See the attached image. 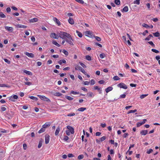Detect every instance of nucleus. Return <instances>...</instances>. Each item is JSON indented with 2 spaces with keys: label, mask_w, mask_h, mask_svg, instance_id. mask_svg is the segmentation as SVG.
<instances>
[{
  "label": "nucleus",
  "mask_w": 160,
  "mask_h": 160,
  "mask_svg": "<svg viewBox=\"0 0 160 160\" xmlns=\"http://www.w3.org/2000/svg\"><path fill=\"white\" fill-rule=\"evenodd\" d=\"M38 96L42 100H44L45 101H47L48 102H51L50 100L48 98L45 97L44 96H42L41 95H38Z\"/></svg>",
  "instance_id": "1"
},
{
  "label": "nucleus",
  "mask_w": 160,
  "mask_h": 160,
  "mask_svg": "<svg viewBox=\"0 0 160 160\" xmlns=\"http://www.w3.org/2000/svg\"><path fill=\"white\" fill-rule=\"evenodd\" d=\"M13 115V113L12 111H8L7 112L6 114V116L9 119L11 118Z\"/></svg>",
  "instance_id": "2"
},
{
  "label": "nucleus",
  "mask_w": 160,
  "mask_h": 160,
  "mask_svg": "<svg viewBox=\"0 0 160 160\" xmlns=\"http://www.w3.org/2000/svg\"><path fill=\"white\" fill-rule=\"evenodd\" d=\"M85 34L86 36L90 38H93L94 37L92 32L90 31H86L85 32Z\"/></svg>",
  "instance_id": "3"
},
{
  "label": "nucleus",
  "mask_w": 160,
  "mask_h": 160,
  "mask_svg": "<svg viewBox=\"0 0 160 160\" xmlns=\"http://www.w3.org/2000/svg\"><path fill=\"white\" fill-rule=\"evenodd\" d=\"M118 86L121 88L127 89L128 88L127 85L123 83H121L118 85Z\"/></svg>",
  "instance_id": "4"
},
{
  "label": "nucleus",
  "mask_w": 160,
  "mask_h": 160,
  "mask_svg": "<svg viewBox=\"0 0 160 160\" xmlns=\"http://www.w3.org/2000/svg\"><path fill=\"white\" fill-rule=\"evenodd\" d=\"M67 129H68L71 134H73L74 133V128L70 126H68L67 127Z\"/></svg>",
  "instance_id": "5"
},
{
  "label": "nucleus",
  "mask_w": 160,
  "mask_h": 160,
  "mask_svg": "<svg viewBox=\"0 0 160 160\" xmlns=\"http://www.w3.org/2000/svg\"><path fill=\"white\" fill-rule=\"evenodd\" d=\"M50 136L48 134H46L45 136V143L46 144H48L49 141Z\"/></svg>",
  "instance_id": "6"
},
{
  "label": "nucleus",
  "mask_w": 160,
  "mask_h": 160,
  "mask_svg": "<svg viewBox=\"0 0 160 160\" xmlns=\"http://www.w3.org/2000/svg\"><path fill=\"white\" fill-rule=\"evenodd\" d=\"M147 121L146 119H144L141 122H138L137 124V127H139L141 126L144 124Z\"/></svg>",
  "instance_id": "7"
},
{
  "label": "nucleus",
  "mask_w": 160,
  "mask_h": 160,
  "mask_svg": "<svg viewBox=\"0 0 160 160\" xmlns=\"http://www.w3.org/2000/svg\"><path fill=\"white\" fill-rule=\"evenodd\" d=\"M77 67L78 68V70L82 72L84 74H86V72H85V70L83 68H82L81 67L77 65Z\"/></svg>",
  "instance_id": "8"
},
{
  "label": "nucleus",
  "mask_w": 160,
  "mask_h": 160,
  "mask_svg": "<svg viewBox=\"0 0 160 160\" xmlns=\"http://www.w3.org/2000/svg\"><path fill=\"white\" fill-rule=\"evenodd\" d=\"M62 32H60L59 33H58L59 36L62 39L66 40V38L65 37V36L64 35V34Z\"/></svg>",
  "instance_id": "9"
},
{
  "label": "nucleus",
  "mask_w": 160,
  "mask_h": 160,
  "mask_svg": "<svg viewBox=\"0 0 160 160\" xmlns=\"http://www.w3.org/2000/svg\"><path fill=\"white\" fill-rule=\"evenodd\" d=\"M51 37L56 39H58L59 38L58 35L54 33H51Z\"/></svg>",
  "instance_id": "10"
},
{
  "label": "nucleus",
  "mask_w": 160,
  "mask_h": 160,
  "mask_svg": "<svg viewBox=\"0 0 160 160\" xmlns=\"http://www.w3.org/2000/svg\"><path fill=\"white\" fill-rule=\"evenodd\" d=\"M25 54L29 57L32 58L34 57V55L32 53H29L28 52H26L25 53Z\"/></svg>",
  "instance_id": "11"
},
{
  "label": "nucleus",
  "mask_w": 160,
  "mask_h": 160,
  "mask_svg": "<svg viewBox=\"0 0 160 160\" xmlns=\"http://www.w3.org/2000/svg\"><path fill=\"white\" fill-rule=\"evenodd\" d=\"M53 21L57 23L58 26L61 25V23L60 21L58 19L56 18H53Z\"/></svg>",
  "instance_id": "12"
},
{
  "label": "nucleus",
  "mask_w": 160,
  "mask_h": 160,
  "mask_svg": "<svg viewBox=\"0 0 160 160\" xmlns=\"http://www.w3.org/2000/svg\"><path fill=\"white\" fill-rule=\"evenodd\" d=\"M68 22L71 25H73L74 23V20L72 18H70L68 20Z\"/></svg>",
  "instance_id": "13"
},
{
  "label": "nucleus",
  "mask_w": 160,
  "mask_h": 160,
  "mask_svg": "<svg viewBox=\"0 0 160 160\" xmlns=\"http://www.w3.org/2000/svg\"><path fill=\"white\" fill-rule=\"evenodd\" d=\"M5 29L7 30L8 31L12 32L13 30V28L12 27L5 26Z\"/></svg>",
  "instance_id": "14"
},
{
  "label": "nucleus",
  "mask_w": 160,
  "mask_h": 160,
  "mask_svg": "<svg viewBox=\"0 0 160 160\" xmlns=\"http://www.w3.org/2000/svg\"><path fill=\"white\" fill-rule=\"evenodd\" d=\"M148 131L147 130H142L140 132V134L142 135H145L148 133Z\"/></svg>",
  "instance_id": "15"
},
{
  "label": "nucleus",
  "mask_w": 160,
  "mask_h": 160,
  "mask_svg": "<svg viewBox=\"0 0 160 160\" xmlns=\"http://www.w3.org/2000/svg\"><path fill=\"white\" fill-rule=\"evenodd\" d=\"M66 41L70 45H73V43L72 41V39H69L67 38L66 39Z\"/></svg>",
  "instance_id": "16"
},
{
  "label": "nucleus",
  "mask_w": 160,
  "mask_h": 160,
  "mask_svg": "<svg viewBox=\"0 0 160 160\" xmlns=\"http://www.w3.org/2000/svg\"><path fill=\"white\" fill-rule=\"evenodd\" d=\"M16 27L18 28H27L26 26L21 24H17L16 25Z\"/></svg>",
  "instance_id": "17"
},
{
  "label": "nucleus",
  "mask_w": 160,
  "mask_h": 160,
  "mask_svg": "<svg viewBox=\"0 0 160 160\" xmlns=\"http://www.w3.org/2000/svg\"><path fill=\"white\" fill-rule=\"evenodd\" d=\"M50 124L49 123V122H47L45 123L43 126L42 127L45 128H47L49 127L50 126Z\"/></svg>",
  "instance_id": "18"
},
{
  "label": "nucleus",
  "mask_w": 160,
  "mask_h": 160,
  "mask_svg": "<svg viewBox=\"0 0 160 160\" xmlns=\"http://www.w3.org/2000/svg\"><path fill=\"white\" fill-rule=\"evenodd\" d=\"M23 72L28 75H31V76L32 75V73L31 72L29 71H27L26 70H24Z\"/></svg>",
  "instance_id": "19"
},
{
  "label": "nucleus",
  "mask_w": 160,
  "mask_h": 160,
  "mask_svg": "<svg viewBox=\"0 0 160 160\" xmlns=\"http://www.w3.org/2000/svg\"><path fill=\"white\" fill-rule=\"evenodd\" d=\"M60 130V128L59 126H58L56 129V131L55 132V134L56 136L58 135L59 133V132Z\"/></svg>",
  "instance_id": "20"
},
{
  "label": "nucleus",
  "mask_w": 160,
  "mask_h": 160,
  "mask_svg": "<svg viewBox=\"0 0 160 160\" xmlns=\"http://www.w3.org/2000/svg\"><path fill=\"white\" fill-rule=\"evenodd\" d=\"M38 19L37 18H34L30 20L29 22H38Z\"/></svg>",
  "instance_id": "21"
},
{
  "label": "nucleus",
  "mask_w": 160,
  "mask_h": 160,
  "mask_svg": "<svg viewBox=\"0 0 160 160\" xmlns=\"http://www.w3.org/2000/svg\"><path fill=\"white\" fill-rule=\"evenodd\" d=\"M113 89V88L111 87H109L106 88L105 90V91L107 93H108L109 92L112 91Z\"/></svg>",
  "instance_id": "22"
},
{
  "label": "nucleus",
  "mask_w": 160,
  "mask_h": 160,
  "mask_svg": "<svg viewBox=\"0 0 160 160\" xmlns=\"http://www.w3.org/2000/svg\"><path fill=\"white\" fill-rule=\"evenodd\" d=\"M58 63L60 65H62V63H66V61L65 59L60 60L58 61Z\"/></svg>",
  "instance_id": "23"
},
{
  "label": "nucleus",
  "mask_w": 160,
  "mask_h": 160,
  "mask_svg": "<svg viewBox=\"0 0 160 160\" xmlns=\"http://www.w3.org/2000/svg\"><path fill=\"white\" fill-rule=\"evenodd\" d=\"M128 6H125L122 10V12H127L128 11Z\"/></svg>",
  "instance_id": "24"
},
{
  "label": "nucleus",
  "mask_w": 160,
  "mask_h": 160,
  "mask_svg": "<svg viewBox=\"0 0 160 160\" xmlns=\"http://www.w3.org/2000/svg\"><path fill=\"white\" fill-rule=\"evenodd\" d=\"M52 43L56 46L57 47H59L60 46V45H59L56 41L53 40L52 41Z\"/></svg>",
  "instance_id": "25"
},
{
  "label": "nucleus",
  "mask_w": 160,
  "mask_h": 160,
  "mask_svg": "<svg viewBox=\"0 0 160 160\" xmlns=\"http://www.w3.org/2000/svg\"><path fill=\"white\" fill-rule=\"evenodd\" d=\"M45 131V129L43 128V127L38 131L39 133H41L43 132H44Z\"/></svg>",
  "instance_id": "26"
},
{
  "label": "nucleus",
  "mask_w": 160,
  "mask_h": 160,
  "mask_svg": "<svg viewBox=\"0 0 160 160\" xmlns=\"http://www.w3.org/2000/svg\"><path fill=\"white\" fill-rule=\"evenodd\" d=\"M29 97L31 99L35 100V101H37L38 99V98H37V97L33 96H29Z\"/></svg>",
  "instance_id": "27"
},
{
  "label": "nucleus",
  "mask_w": 160,
  "mask_h": 160,
  "mask_svg": "<svg viewBox=\"0 0 160 160\" xmlns=\"http://www.w3.org/2000/svg\"><path fill=\"white\" fill-rule=\"evenodd\" d=\"M151 37H153V36L152 34H150L148 37L145 39V40L149 41L150 40Z\"/></svg>",
  "instance_id": "28"
},
{
  "label": "nucleus",
  "mask_w": 160,
  "mask_h": 160,
  "mask_svg": "<svg viewBox=\"0 0 160 160\" xmlns=\"http://www.w3.org/2000/svg\"><path fill=\"white\" fill-rule=\"evenodd\" d=\"M62 95V94L59 92H56L54 94V95L56 96H60Z\"/></svg>",
  "instance_id": "29"
},
{
  "label": "nucleus",
  "mask_w": 160,
  "mask_h": 160,
  "mask_svg": "<svg viewBox=\"0 0 160 160\" xmlns=\"http://www.w3.org/2000/svg\"><path fill=\"white\" fill-rule=\"evenodd\" d=\"M70 93L74 95L78 94H79V92H75L72 90L71 91Z\"/></svg>",
  "instance_id": "30"
},
{
  "label": "nucleus",
  "mask_w": 160,
  "mask_h": 160,
  "mask_svg": "<svg viewBox=\"0 0 160 160\" xmlns=\"http://www.w3.org/2000/svg\"><path fill=\"white\" fill-rule=\"evenodd\" d=\"M86 108H85L82 107L78 108V110L79 111L83 112L86 110Z\"/></svg>",
  "instance_id": "31"
},
{
  "label": "nucleus",
  "mask_w": 160,
  "mask_h": 160,
  "mask_svg": "<svg viewBox=\"0 0 160 160\" xmlns=\"http://www.w3.org/2000/svg\"><path fill=\"white\" fill-rule=\"evenodd\" d=\"M65 98L66 99H68V100H70V101L72 100L73 99V98H72L70 96H66Z\"/></svg>",
  "instance_id": "32"
},
{
  "label": "nucleus",
  "mask_w": 160,
  "mask_h": 160,
  "mask_svg": "<svg viewBox=\"0 0 160 160\" xmlns=\"http://www.w3.org/2000/svg\"><path fill=\"white\" fill-rule=\"evenodd\" d=\"M0 17L1 18H5L6 16L4 15L2 12H0Z\"/></svg>",
  "instance_id": "33"
},
{
  "label": "nucleus",
  "mask_w": 160,
  "mask_h": 160,
  "mask_svg": "<svg viewBox=\"0 0 160 160\" xmlns=\"http://www.w3.org/2000/svg\"><path fill=\"white\" fill-rule=\"evenodd\" d=\"M114 2L117 5H119L120 4V0H115Z\"/></svg>",
  "instance_id": "34"
},
{
  "label": "nucleus",
  "mask_w": 160,
  "mask_h": 160,
  "mask_svg": "<svg viewBox=\"0 0 160 160\" xmlns=\"http://www.w3.org/2000/svg\"><path fill=\"white\" fill-rule=\"evenodd\" d=\"M76 32L78 34V36L80 38H82V34L79 31H77Z\"/></svg>",
  "instance_id": "35"
},
{
  "label": "nucleus",
  "mask_w": 160,
  "mask_h": 160,
  "mask_svg": "<svg viewBox=\"0 0 160 160\" xmlns=\"http://www.w3.org/2000/svg\"><path fill=\"white\" fill-rule=\"evenodd\" d=\"M153 34L156 37H158L159 36L160 34L158 32H157L155 33H153Z\"/></svg>",
  "instance_id": "36"
},
{
  "label": "nucleus",
  "mask_w": 160,
  "mask_h": 160,
  "mask_svg": "<svg viewBox=\"0 0 160 160\" xmlns=\"http://www.w3.org/2000/svg\"><path fill=\"white\" fill-rule=\"evenodd\" d=\"M62 52L66 56H68V52L65 49H63L62 51Z\"/></svg>",
  "instance_id": "37"
},
{
  "label": "nucleus",
  "mask_w": 160,
  "mask_h": 160,
  "mask_svg": "<svg viewBox=\"0 0 160 160\" xmlns=\"http://www.w3.org/2000/svg\"><path fill=\"white\" fill-rule=\"evenodd\" d=\"M86 59L88 61H90L91 60V57L89 55H87L86 56Z\"/></svg>",
  "instance_id": "38"
},
{
  "label": "nucleus",
  "mask_w": 160,
  "mask_h": 160,
  "mask_svg": "<svg viewBox=\"0 0 160 160\" xmlns=\"http://www.w3.org/2000/svg\"><path fill=\"white\" fill-rule=\"evenodd\" d=\"M137 111L136 109H135L134 110H130L128 111V114H129L131 113H134L136 112Z\"/></svg>",
  "instance_id": "39"
},
{
  "label": "nucleus",
  "mask_w": 160,
  "mask_h": 160,
  "mask_svg": "<svg viewBox=\"0 0 160 160\" xmlns=\"http://www.w3.org/2000/svg\"><path fill=\"white\" fill-rule=\"evenodd\" d=\"M66 37H67L68 38V39H72V40L73 41V40L71 36V35L69 34H68L67 35V36H66Z\"/></svg>",
  "instance_id": "40"
},
{
  "label": "nucleus",
  "mask_w": 160,
  "mask_h": 160,
  "mask_svg": "<svg viewBox=\"0 0 160 160\" xmlns=\"http://www.w3.org/2000/svg\"><path fill=\"white\" fill-rule=\"evenodd\" d=\"M113 79L114 80H118L120 79V78H119L118 76H116L113 77Z\"/></svg>",
  "instance_id": "41"
},
{
  "label": "nucleus",
  "mask_w": 160,
  "mask_h": 160,
  "mask_svg": "<svg viewBox=\"0 0 160 160\" xmlns=\"http://www.w3.org/2000/svg\"><path fill=\"white\" fill-rule=\"evenodd\" d=\"M142 26L143 27L146 28H150V26L144 23L142 24Z\"/></svg>",
  "instance_id": "42"
},
{
  "label": "nucleus",
  "mask_w": 160,
  "mask_h": 160,
  "mask_svg": "<svg viewBox=\"0 0 160 160\" xmlns=\"http://www.w3.org/2000/svg\"><path fill=\"white\" fill-rule=\"evenodd\" d=\"M148 95V94H142L140 96V98L141 99H143Z\"/></svg>",
  "instance_id": "43"
},
{
  "label": "nucleus",
  "mask_w": 160,
  "mask_h": 160,
  "mask_svg": "<svg viewBox=\"0 0 160 160\" xmlns=\"http://www.w3.org/2000/svg\"><path fill=\"white\" fill-rule=\"evenodd\" d=\"M99 56L102 59L105 56V55L104 53H102Z\"/></svg>",
  "instance_id": "44"
},
{
  "label": "nucleus",
  "mask_w": 160,
  "mask_h": 160,
  "mask_svg": "<svg viewBox=\"0 0 160 160\" xmlns=\"http://www.w3.org/2000/svg\"><path fill=\"white\" fill-rule=\"evenodd\" d=\"M3 60H4V61L6 62V63H7L8 64H10V63H11V62L10 61H9V60H8V59H6V58H4L3 59Z\"/></svg>",
  "instance_id": "45"
},
{
  "label": "nucleus",
  "mask_w": 160,
  "mask_h": 160,
  "mask_svg": "<svg viewBox=\"0 0 160 160\" xmlns=\"http://www.w3.org/2000/svg\"><path fill=\"white\" fill-rule=\"evenodd\" d=\"M79 63L83 68H86V67H87L83 63H82L81 62H79Z\"/></svg>",
  "instance_id": "46"
},
{
  "label": "nucleus",
  "mask_w": 160,
  "mask_h": 160,
  "mask_svg": "<svg viewBox=\"0 0 160 160\" xmlns=\"http://www.w3.org/2000/svg\"><path fill=\"white\" fill-rule=\"evenodd\" d=\"M140 0H136L134 1V3L139 5L140 4Z\"/></svg>",
  "instance_id": "47"
},
{
  "label": "nucleus",
  "mask_w": 160,
  "mask_h": 160,
  "mask_svg": "<svg viewBox=\"0 0 160 160\" xmlns=\"http://www.w3.org/2000/svg\"><path fill=\"white\" fill-rule=\"evenodd\" d=\"M151 51L154 52H155L156 53H158L159 52V51L156 50V49H152V50H151Z\"/></svg>",
  "instance_id": "48"
},
{
  "label": "nucleus",
  "mask_w": 160,
  "mask_h": 160,
  "mask_svg": "<svg viewBox=\"0 0 160 160\" xmlns=\"http://www.w3.org/2000/svg\"><path fill=\"white\" fill-rule=\"evenodd\" d=\"M84 157V156L83 155H80L78 156V159H82Z\"/></svg>",
  "instance_id": "49"
},
{
  "label": "nucleus",
  "mask_w": 160,
  "mask_h": 160,
  "mask_svg": "<svg viewBox=\"0 0 160 160\" xmlns=\"http://www.w3.org/2000/svg\"><path fill=\"white\" fill-rule=\"evenodd\" d=\"M148 43L151 45L152 47H155V45L153 44V42L152 41L148 42Z\"/></svg>",
  "instance_id": "50"
},
{
  "label": "nucleus",
  "mask_w": 160,
  "mask_h": 160,
  "mask_svg": "<svg viewBox=\"0 0 160 160\" xmlns=\"http://www.w3.org/2000/svg\"><path fill=\"white\" fill-rule=\"evenodd\" d=\"M95 38L98 41H100L101 40V38L98 36H95Z\"/></svg>",
  "instance_id": "51"
},
{
  "label": "nucleus",
  "mask_w": 160,
  "mask_h": 160,
  "mask_svg": "<svg viewBox=\"0 0 160 160\" xmlns=\"http://www.w3.org/2000/svg\"><path fill=\"white\" fill-rule=\"evenodd\" d=\"M75 115V113L74 112L71 113H69L67 115L68 116L71 117L72 116H74Z\"/></svg>",
  "instance_id": "52"
},
{
  "label": "nucleus",
  "mask_w": 160,
  "mask_h": 160,
  "mask_svg": "<svg viewBox=\"0 0 160 160\" xmlns=\"http://www.w3.org/2000/svg\"><path fill=\"white\" fill-rule=\"evenodd\" d=\"M77 2L81 4H83L84 3V2L82 0H75Z\"/></svg>",
  "instance_id": "53"
},
{
  "label": "nucleus",
  "mask_w": 160,
  "mask_h": 160,
  "mask_svg": "<svg viewBox=\"0 0 160 160\" xmlns=\"http://www.w3.org/2000/svg\"><path fill=\"white\" fill-rule=\"evenodd\" d=\"M9 100H10V101H13V102H14L15 101V100L13 98V97H12V96H11L10 97H9Z\"/></svg>",
  "instance_id": "54"
},
{
  "label": "nucleus",
  "mask_w": 160,
  "mask_h": 160,
  "mask_svg": "<svg viewBox=\"0 0 160 160\" xmlns=\"http://www.w3.org/2000/svg\"><path fill=\"white\" fill-rule=\"evenodd\" d=\"M106 139V137L103 136L100 138V141L101 142H102V141H104V140H105Z\"/></svg>",
  "instance_id": "55"
},
{
  "label": "nucleus",
  "mask_w": 160,
  "mask_h": 160,
  "mask_svg": "<svg viewBox=\"0 0 160 160\" xmlns=\"http://www.w3.org/2000/svg\"><path fill=\"white\" fill-rule=\"evenodd\" d=\"M153 152V150L152 149H149L147 151V153L148 154H150Z\"/></svg>",
  "instance_id": "56"
},
{
  "label": "nucleus",
  "mask_w": 160,
  "mask_h": 160,
  "mask_svg": "<svg viewBox=\"0 0 160 160\" xmlns=\"http://www.w3.org/2000/svg\"><path fill=\"white\" fill-rule=\"evenodd\" d=\"M126 95L125 94H123L121 95H120L119 98H125Z\"/></svg>",
  "instance_id": "57"
},
{
  "label": "nucleus",
  "mask_w": 160,
  "mask_h": 160,
  "mask_svg": "<svg viewBox=\"0 0 160 160\" xmlns=\"http://www.w3.org/2000/svg\"><path fill=\"white\" fill-rule=\"evenodd\" d=\"M42 142L40 141L39 142V144L38 146V148H40L42 146Z\"/></svg>",
  "instance_id": "58"
},
{
  "label": "nucleus",
  "mask_w": 160,
  "mask_h": 160,
  "mask_svg": "<svg viewBox=\"0 0 160 160\" xmlns=\"http://www.w3.org/2000/svg\"><path fill=\"white\" fill-rule=\"evenodd\" d=\"M105 82V81L103 80H101L98 81V83L100 84H103Z\"/></svg>",
  "instance_id": "59"
},
{
  "label": "nucleus",
  "mask_w": 160,
  "mask_h": 160,
  "mask_svg": "<svg viewBox=\"0 0 160 160\" xmlns=\"http://www.w3.org/2000/svg\"><path fill=\"white\" fill-rule=\"evenodd\" d=\"M95 84V81L94 79H92L91 80V84L92 85H94Z\"/></svg>",
  "instance_id": "60"
},
{
  "label": "nucleus",
  "mask_w": 160,
  "mask_h": 160,
  "mask_svg": "<svg viewBox=\"0 0 160 160\" xmlns=\"http://www.w3.org/2000/svg\"><path fill=\"white\" fill-rule=\"evenodd\" d=\"M11 8L9 7H8L6 8V11L8 13H9L11 12Z\"/></svg>",
  "instance_id": "61"
},
{
  "label": "nucleus",
  "mask_w": 160,
  "mask_h": 160,
  "mask_svg": "<svg viewBox=\"0 0 160 160\" xmlns=\"http://www.w3.org/2000/svg\"><path fill=\"white\" fill-rule=\"evenodd\" d=\"M25 84L26 85H27L29 86L31 85L32 84V83L30 82H25Z\"/></svg>",
  "instance_id": "62"
},
{
  "label": "nucleus",
  "mask_w": 160,
  "mask_h": 160,
  "mask_svg": "<svg viewBox=\"0 0 160 160\" xmlns=\"http://www.w3.org/2000/svg\"><path fill=\"white\" fill-rule=\"evenodd\" d=\"M81 89L82 90L85 92L88 91L87 89L86 88H85L84 87H82L81 88Z\"/></svg>",
  "instance_id": "63"
},
{
  "label": "nucleus",
  "mask_w": 160,
  "mask_h": 160,
  "mask_svg": "<svg viewBox=\"0 0 160 160\" xmlns=\"http://www.w3.org/2000/svg\"><path fill=\"white\" fill-rule=\"evenodd\" d=\"M90 83V82L88 81H85L84 82V84L85 85H88Z\"/></svg>",
  "instance_id": "64"
}]
</instances>
